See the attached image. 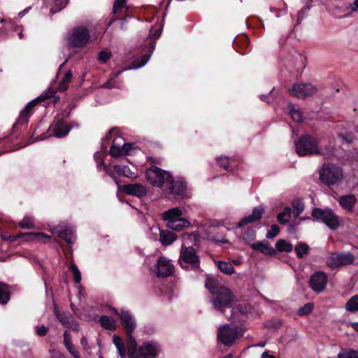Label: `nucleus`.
Masks as SVG:
<instances>
[{
    "mask_svg": "<svg viewBox=\"0 0 358 358\" xmlns=\"http://www.w3.org/2000/svg\"><path fill=\"white\" fill-rule=\"evenodd\" d=\"M56 92L51 88L48 89L43 92L40 96L34 100L29 101L24 108L20 112L17 122L13 127L15 130L18 125L27 124L29 122V117L34 113L35 106L37 103L44 101L50 98H53V103H56L59 100V96L55 95Z\"/></svg>",
    "mask_w": 358,
    "mask_h": 358,
    "instance_id": "nucleus-1",
    "label": "nucleus"
},
{
    "mask_svg": "<svg viewBox=\"0 0 358 358\" xmlns=\"http://www.w3.org/2000/svg\"><path fill=\"white\" fill-rule=\"evenodd\" d=\"M319 174L320 181L328 187L338 185L344 178L343 169L329 162L322 165Z\"/></svg>",
    "mask_w": 358,
    "mask_h": 358,
    "instance_id": "nucleus-2",
    "label": "nucleus"
},
{
    "mask_svg": "<svg viewBox=\"0 0 358 358\" xmlns=\"http://www.w3.org/2000/svg\"><path fill=\"white\" fill-rule=\"evenodd\" d=\"M311 215L315 220L324 223L331 230H336L341 225V218L331 208H313Z\"/></svg>",
    "mask_w": 358,
    "mask_h": 358,
    "instance_id": "nucleus-3",
    "label": "nucleus"
},
{
    "mask_svg": "<svg viewBox=\"0 0 358 358\" xmlns=\"http://www.w3.org/2000/svg\"><path fill=\"white\" fill-rule=\"evenodd\" d=\"M235 295L231 290L227 287L221 286L212 294L211 303L215 309L224 313V308L232 307Z\"/></svg>",
    "mask_w": 358,
    "mask_h": 358,
    "instance_id": "nucleus-4",
    "label": "nucleus"
},
{
    "mask_svg": "<svg viewBox=\"0 0 358 358\" xmlns=\"http://www.w3.org/2000/svg\"><path fill=\"white\" fill-rule=\"evenodd\" d=\"M178 262L182 268L199 269L200 258L197 251L192 246L182 245Z\"/></svg>",
    "mask_w": 358,
    "mask_h": 358,
    "instance_id": "nucleus-5",
    "label": "nucleus"
},
{
    "mask_svg": "<svg viewBox=\"0 0 358 358\" xmlns=\"http://www.w3.org/2000/svg\"><path fill=\"white\" fill-rule=\"evenodd\" d=\"M90 38V32L86 27H77L69 31L66 40L70 48H82L88 43Z\"/></svg>",
    "mask_w": 358,
    "mask_h": 358,
    "instance_id": "nucleus-6",
    "label": "nucleus"
},
{
    "mask_svg": "<svg viewBox=\"0 0 358 358\" xmlns=\"http://www.w3.org/2000/svg\"><path fill=\"white\" fill-rule=\"evenodd\" d=\"M171 173L156 166H152L145 171L147 181L152 186L162 187L171 179Z\"/></svg>",
    "mask_w": 358,
    "mask_h": 358,
    "instance_id": "nucleus-7",
    "label": "nucleus"
},
{
    "mask_svg": "<svg viewBox=\"0 0 358 358\" xmlns=\"http://www.w3.org/2000/svg\"><path fill=\"white\" fill-rule=\"evenodd\" d=\"M295 146L296 151L299 156L321 154L316 140L308 135L301 136Z\"/></svg>",
    "mask_w": 358,
    "mask_h": 358,
    "instance_id": "nucleus-8",
    "label": "nucleus"
},
{
    "mask_svg": "<svg viewBox=\"0 0 358 358\" xmlns=\"http://www.w3.org/2000/svg\"><path fill=\"white\" fill-rule=\"evenodd\" d=\"M166 186L168 192L175 198L183 199L187 195V184L182 178L175 179L171 175V179L167 180Z\"/></svg>",
    "mask_w": 358,
    "mask_h": 358,
    "instance_id": "nucleus-9",
    "label": "nucleus"
},
{
    "mask_svg": "<svg viewBox=\"0 0 358 358\" xmlns=\"http://www.w3.org/2000/svg\"><path fill=\"white\" fill-rule=\"evenodd\" d=\"M238 338V330L231 327L230 324H225L218 328L217 341L226 346L231 345Z\"/></svg>",
    "mask_w": 358,
    "mask_h": 358,
    "instance_id": "nucleus-10",
    "label": "nucleus"
},
{
    "mask_svg": "<svg viewBox=\"0 0 358 358\" xmlns=\"http://www.w3.org/2000/svg\"><path fill=\"white\" fill-rule=\"evenodd\" d=\"M290 95L298 98L305 99L317 92V87L310 83H295L289 90Z\"/></svg>",
    "mask_w": 358,
    "mask_h": 358,
    "instance_id": "nucleus-11",
    "label": "nucleus"
},
{
    "mask_svg": "<svg viewBox=\"0 0 358 358\" xmlns=\"http://www.w3.org/2000/svg\"><path fill=\"white\" fill-rule=\"evenodd\" d=\"M354 260L355 257L350 252L333 253L328 257L327 264L331 268H335L338 266L351 264Z\"/></svg>",
    "mask_w": 358,
    "mask_h": 358,
    "instance_id": "nucleus-12",
    "label": "nucleus"
},
{
    "mask_svg": "<svg viewBox=\"0 0 358 358\" xmlns=\"http://www.w3.org/2000/svg\"><path fill=\"white\" fill-rule=\"evenodd\" d=\"M155 273L157 277H169L173 274L174 266L170 259L164 256H161L155 266Z\"/></svg>",
    "mask_w": 358,
    "mask_h": 358,
    "instance_id": "nucleus-13",
    "label": "nucleus"
},
{
    "mask_svg": "<svg viewBox=\"0 0 358 358\" xmlns=\"http://www.w3.org/2000/svg\"><path fill=\"white\" fill-rule=\"evenodd\" d=\"M115 314L120 317L121 324L126 334L134 332L136 328V322L134 316L128 310L123 309L120 312L115 310Z\"/></svg>",
    "mask_w": 358,
    "mask_h": 358,
    "instance_id": "nucleus-14",
    "label": "nucleus"
},
{
    "mask_svg": "<svg viewBox=\"0 0 358 358\" xmlns=\"http://www.w3.org/2000/svg\"><path fill=\"white\" fill-rule=\"evenodd\" d=\"M327 276L325 273L317 271L313 273L310 278L309 285L317 293L322 292L327 286Z\"/></svg>",
    "mask_w": 358,
    "mask_h": 358,
    "instance_id": "nucleus-15",
    "label": "nucleus"
},
{
    "mask_svg": "<svg viewBox=\"0 0 358 358\" xmlns=\"http://www.w3.org/2000/svg\"><path fill=\"white\" fill-rule=\"evenodd\" d=\"M159 351V345L153 341H145L138 348V355L141 358H156Z\"/></svg>",
    "mask_w": 358,
    "mask_h": 358,
    "instance_id": "nucleus-16",
    "label": "nucleus"
},
{
    "mask_svg": "<svg viewBox=\"0 0 358 358\" xmlns=\"http://www.w3.org/2000/svg\"><path fill=\"white\" fill-rule=\"evenodd\" d=\"M12 29L15 31H19L18 36L20 39L23 38V28L20 25L16 24L11 19H0V38L6 36L8 33V28Z\"/></svg>",
    "mask_w": 358,
    "mask_h": 358,
    "instance_id": "nucleus-17",
    "label": "nucleus"
},
{
    "mask_svg": "<svg viewBox=\"0 0 358 358\" xmlns=\"http://www.w3.org/2000/svg\"><path fill=\"white\" fill-rule=\"evenodd\" d=\"M21 236H24L26 241H41L43 243H46L50 238V236H48V235H45V234H43L42 232H37V233L29 232V233H25V234H20L15 235V236H10L6 238V240L9 241L10 242H13L17 238L21 237Z\"/></svg>",
    "mask_w": 358,
    "mask_h": 358,
    "instance_id": "nucleus-18",
    "label": "nucleus"
},
{
    "mask_svg": "<svg viewBox=\"0 0 358 358\" xmlns=\"http://www.w3.org/2000/svg\"><path fill=\"white\" fill-rule=\"evenodd\" d=\"M122 190L128 195L137 196L138 198L146 196L148 192L146 187L140 183L124 185L122 187Z\"/></svg>",
    "mask_w": 358,
    "mask_h": 358,
    "instance_id": "nucleus-19",
    "label": "nucleus"
},
{
    "mask_svg": "<svg viewBox=\"0 0 358 358\" xmlns=\"http://www.w3.org/2000/svg\"><path fill=\"white\" fill-rule=\"evenodd\" d=\"M264 212V208L262 206H258L253 208L251 215L244 217L238 223V227H242L248 224L253 223L259 221Z\"/></svg>",
    "mask_w": 358,
    "mask_h": 358,
    "instance_id": "nucleus-20",
    "label": "nucleus"
},
{
    "mask_svg": "<svg viewBox=\"0 0 358 358\" xmlns=\"http://www.w3.org/2000/svg\"><path fill=\"white\" fill-rule=\"evenodd\" d=\"M134 148V143H126L122 146L117 145L115 143L111 145L109 153L112 157H117L121 155H129L130 151Z\"/></svg>",
    "mask_w": 358,
    "mask_h": 358,
    "instance_id": "nucleus-21",
    "label": "nucleus"
},
{
    "mask_svg": "<svg viewBox=\"0 0 358 358\" xmlns=\"http://www.w3.org/2000/svg\"><path fill=\"white\" fill-rule=\"evenodd\" d=\"M338 202L343 209L352 213L355 210L357 198L353 194L343 195L338 198Z\"/></svg>",
    "mask_w": 358,
    "mask_h": 358,
    "instance_id": "nucleus-22",
    "label": "nucleus"
},
{
    "mask_svg": "<svg viewBox=\"0 0 358 358\" xmlns=\"http://www.w3.org/2000/svg\"><path fill=\"white\" fill-rule=\"evenodd\" d=\"M53 135L57 138H63L66 136L70 131L68 124L63 120H59L52 126Z\"/></svg>",
    "mask_w": 358,
    "mask_h": 358,
    "instance_id": "nucleus-23",
    "label": "nucleus"
},
{
    "mask_svg": "<svg viewBox=\"0 0 358 358\" xmlns=\"http://www.w3.org/2000/svg\"><path fill=\"white\" fill-rule=\"evenodd\" d=\"M134 333L127 334V347L128 350L129 358L138 357V344L135 337L133 336Z\"/></svg>",
    "mask_w": 358,
    "mask_h": 358,
    "instance_id": "nucleus-24",
    "label": "nucleus"
},
{
    "mask_svg": "<svg viewBox=\"0 0 358 358\" xmlns=\"http://www.w3.org/2000/svg\"><path fill=\"white\" fill-rule=\"evenodd\" d=\"M190 222L181 216L176 220H170L166 223V227L173 231H180L184 228L188 227Z\"/></svg>",
    "mask_w": 358,
    "mask_h": 358,
    "instance_id": "nucleus-25",
    "label": "nucleus"
},
{
    "mask_svg": "<svg viewBox=\"0 0 358 358\" xmlns=\"http://www.w3.org/2000/svg\"><path fill=\"white\" fill-rule=\"evenodd\" d=\"M253 250H259L262 253L268 255H273L276 253L274 248H273L268 242H257L251 245Z\"/></svg>",
    "mask_w": 358,
    "mask_h": 358,
    "instance_id": "nucleus-26",
    "label": "nucleus"
},
{
    "mask_svg": "<svg viewBox=\"0 0 358 358\" xmlns=\"http://www.w3.org/2000/svg\"><path fill=\"white\" fill-rule=\"evenodd\" d=\"M177 238L175 233L168 231L162 230L159 233V241L163 245H169L173 243Z\"/></svg>",
    "mask_w": 358,
    "mask_h": 358,
    "instance_id": "nucleus-27",
    "label": "nucleus"
},
{
    "mask_svg": "<svg viewBox=\"0 0 358 358\" xmlns=\"http://www.w3.org/2000/svg\"><path fill=\"white\" fill-rule=\"evenodd\" d=\"M64 345L68 352L74 357L80 358V354L71 342V336L67 331L64 332Z\"/></svg>",
    "mask_w": 358,
    "mask_h": 358,
    "instance_id": "nucleus-28",
    "label": "nucleus"
},
{
    "mask_svg": "<svg viewBox=\"0 0 358 358\" xmlns=\"http://www.w3.org/2000/svg\"><path fill=\"white\" fill-rule=\"evenodd\" d=\"M10 299V287L0 282V304L6 305Z\"/></svg>",
    "mask_w": 358,
    "mask_h": 358,
    "instance_id": "nucleus-29",
    "label": "nucleus"
},
{
    "mask_svg": "<svg viewBox=\"0 0 358 358\" xmlns=\"http://www.w3.org/2000/svg\"><path fill=\"white\" fill-rule=\"evenodd\" d=\"M113 170L119 176H123L124 177L130 178H136V173L131 171V170L128 166L114 165Z\"/></svg>",
    "mask_w": 358,
    "mask_h": 358,
    "instance_id": "nucleus-30",
    "label": "nucleus"
},
{
    "mask_svg": "<svg viewBox=\"0 0 358 358\" xmlns=\"http://www.w3.org/2000/svg\"><path fill=\"white\" fill-rule=\"evenodd\" d=\"M205 287L212 294L221 286L218 285V282L214 276L208 274L206 276Z\"/></svg>",
    "mask_w": 358,
    "mask_h": 358,
    "instance_id": "nucleus-31",
    "label": "nucleus"
},
{
    "mask_svg": "<svg viewBox=\"0 0 358 358\" xmlns=\"http://www.w3.org/2000/svg\"><path fill=\"white\" fill-rule=\"evenodd\" d=\"M182 216V211L178 208L169 209L164 213L163 218L166 223L170 220H176Z\"/></svg>",
    "mask_w": 358,
    "mask_h": 358,
    "instance_id": "nucleus-32",
    "label": "nucleus"
},
{
    "mask_svg": "<svg viewBox=\"0 0 358 358\" xmlns=\"http://www.w3.org/2000/svg\"><path fill=\"white\" fill-rule=\"evenodd\" d=\"M99 322L101 326L105 329L113 331L116 328L115 320L108 316H101L99 319Z\"/></svg>",
    "mask_w": 358,
    "mask_h": 358,
    "instance_id": "nucleus-33",
    "label": "nucleus"
},
{
    "mask_svg": "<svg viewBox=\"0 0 358 358\" xmlns=\"http://www.w3.org/2000/svg\"><path fill=\"white\" fill-rule=\"evenodd\" d=\"M54 313L58 320L64 327L68 325L73 318V316L69 313H60L57 306H55Z\"/></svg>",
    "mask_w": 358,
    "mask_h": 358,
    "instance_id": "nucleus-34",
    "label": "nucleus"
},
{
    "mask_svg": "<svg viewBox=\"0 0 358 358\" xmlns=\"http://www.w3.org/2000/svg\"><path fill=\"white\" fill-rule=\"evenodd\" d=\"M215 264L219 270L224 274L231 275L234 273V268L230 262L217 261Z\"/></svg>",
    "mask_w": 358,
    "mask_h": 358,
    "instance_id": "nucleus-35",
    "label": "nucleus"
},
{
    "mask_svg": "<svg viewBox=\"0 0 358 358\" xmlns=\"http://www.w3.org/2000/svg\"><path fill=\"white\" fill-rule=\"evenodd\" d=\"M113 343L115 344L120 357L126 358L127 351L122 339L117 336H115L113 337Z\"/></svg>",
    "mask_w": 358,
    "mask_h": 358,
    "instance_id": "nucleus-36",
    "label": "nucleus"
},
{
    "mask_svg": "<svg viewBox=\"0 0 358 358\" xmlns=\"http://www.w3.org/2000/svg\"><path fill=\"white\" fill-rule=\"evenodd\" d=\"M58 236L69 244L73 243L76 240V236L71 229H65L59 231Z\"/></svg>",
    "mask_w": 358,
    "mask_h": 358,
    "instance_id": "nucleus-37",
    "label": "nucleus"
},
{
    "mask_svg": "<svg viewBox=\"0 0 358 358\" xmlns=\"http://www.w3.org/2000/svg\"><path fill=\"white\" fill-rule=\"evenodd\" d=\"M287 108L289 115L294 121L296 122L302 121L301 113L299 110H296L292 103H289Z\"/></svg>",
    "mask_w": 358,
    "mask_h": 358,
    "instance_id": "nucleus-38",
    "label": "nucleus"
},
{
    "mask_svg": "<svg viewBox=\"0 0 358 358\" xmlns=\"http://www.w3.org/2000/svg\"><path fill=\"white\" fill-rule=\"evenodd\" d=\"M275 248L279 252H290L293 250L292 245L283 239H280L276 242Z\"/></svg>",
    "mask_w": 358,
    "mask_h": 358,
    "instance_id": "nucleus-39",
    "label": "nucleus"
},
{
    "mask_svg": "<svg viewBox=\"0 0 358 358\" xmlns=\"http://www.w3.org/2000/svg\"><path fill=\"white\" fill-rule=\"evenodd\" d=\"M345 309L349 312L358 311V295L352 296L345 304Z\"/></svg>",
    "mask_w": 358,
    "mask_h": 358,
    "instance_id": "nucleus-40",
    "label": "nucleus"
},
{
    "mask_svg": "<svg viewBox=\"0 0 358 358\" xmlns=\"http://www.w3.org/2000/svg\"><path fill=\"white\" fill-rule=\"evenodd\" d=\"M295 252L298 258L301 259L304 255L308 253L309 246L304 243H299L295 246Z\"/></svg>",
    "mask_w": 358,
    "mask_h": 358,
    "instance_id": "nucleus-41",
    "label": "nucleus"
},
{
    "mask_svg": "<svg viewBox=\"0 0 358 358\" xmlns=\"http://www.w3.org/2000/svg\"><path fill=\"white\" fill-rule=\"evenodd\" d=\"M250 310V307L247 303L238 304L232 308V314H236L237 313L241 315H247Z\"/></svg>",
    "mask_w": 358,
    "mask_h": 358,
    "instance_id": "nucleus-42",
    "label": "nucleus"
},
{
    "mask_svg": "<svg viewBox=\"0 0 358 358\" xmlns=\"http://www.w3.org/2000/svg\"><path fill=\"white\" fill-rule=\"evenodd\" d=\"M313 307L314 305L313 303H307L297 310L296 314L299 316L307 315L313 311Z\"/></svg>",
    "mask_w": 358,
    "mask_h": 358,
    "instance_id": "nucleus-43",
    "label": "nucleus"
},
{
    "mask_svg": "<svg viewBox=\"0 0 358 358\" xmlns=\"http://www.w3.org/2000/svg\"><path fill=\"white\" fill-rule=\"evenodd\" d=\"M250 43L249 38L245 35L240 36L234 40V45L238 46L241 48L247 47Z\"/></svg>",
    "mask_w": 358,
    "mask_h": 358,
    "instance_id": "nucleus-44",
    "label": "nucleus"
},
{
    "mask_svg": "<svg viewBox=\"0 0 358 358\" xmlns=\"http://www.w3.org/2000/svg\"><path fill=\"white\" fill-rule=\"evenodd\" d=\"M72 78V73L71 71H68L64 74L62 81L59 85V90L61 91H65L67 90V83H69Z\"/></svg>",
    "mask_w": 358,
    "mask_h": 358,
    "instance_id": "nucleus-45",
    "label": "nucleus"
},
{
    "mask_svg": "<svg viewBox=\"0 0 358 358\" xmlns=\"http://www.w3.org/2000/svg\"><path fill=\"white\" fill-rule=\"evenodd\" d=\"M18 226L22 229H33L34 228V220L30 217H25L19 222Z\"/></svg>",
    "mask_w": 358,
    "mask_h": 358,
    "instance_id": "nucleus-46",
    "label": "nucleus"
},
{
    "mask_svg": "<svg viewBox=\"0 0 358 358\" xmlns=\"http://www.w3.org/2000/svg\"><path fill=\"white\" fill-rule=\"evenodd\" d=\"M121 83L120 81L115 80L114 78H111L108 79L105 83H103L101 87L105 89H112V88H120Z\"/></svg>",
    "mask_w": 358,
    "mask_h": 358,
    "instance_id": "nucleus-47",
    "label": "nucleus"
},
{
    "mask_svg": "<svg viewBox=\"0 0 358 358\" xmlns=\"http://www.w3.org/2000/svg\"><path fill=\"white\" fill-rule=\"evenodd\" d=\"M346 9L350 10L345 16H350L352 13H358V0H352L346 3Z\"/></svg>",
    "mask_w": 358,
    "mask_h": 358,
    "instance_id": "nucleus-48",
    "label": "nucleus"
},
{
    "mask_svg": "<svg viewBox=\"0 0 358 358\" xmlns=\"http://www.w3.org/2000/svg\"><path fill=\"white\" fill-rule=\"evenodd\" d=\"M69 269L73 275V280L75 283H79L81 280V273L77 266L73 264L70 266Z\"/></svg>",
    "mask_w": 358,
    "mask_h": 358,
    "instance_id": "nucleus-49",
    "label": "nucleus"
},
{
    "mask_svg": "<svg viewBox=\"0 0 358 358\" xmlns=\"http://www.w3.org/2000/svg\"><path fill=\"white\" fill-rule=\"evenodd\" d=\"M337 358H358V351L350 350L340 352Z\"/></svg>",
    "mask_w": 358,
    "mask_h": 358,
    "instance_id": "nucleus-50",
    "label": "nucleus"
},
{
    "mask_svg": "<svg viewBox=\"0 0 358 358\" xmlns=\"http://www.w3.org/2000/svg\"><path fill=\"white\" fill-rule=\"evenodd\" d=\"M69 0H55V9L53 8H50V12L52 13H55L58 11H60L62 9L66 7L68 3Z\"/></svg>",
    "mask_w": 358,
    "mask_h": 358,
    "instance_id": "nucleus-51",
    "label": "nucleus"
},
{
    "mask_svg": "<svg viewBox=\"0 0 358 358\" xmlns=\"http://www.w3.org/2000/svg\"><path fill=\"white\" fill-rule=\"evenodd\" d=\"M126 3V0H115L113 7V13L116 15L122 10Z\"/></svg>",
    "mask_w": 358,
    "mask_h": 358,
    "instance_id": "nucleus-52",
    "label": "nucleus"
},
{
    "mask_svg": "<svg viewBox=\"0 0 358 358\" xmlns=\"http://www.w3.org/2000/svg\"><path fill=\"white\" fill-rule=\"evenodd\" d=\"M218 165L224 170H229L230 166L229 159L227 157H219L216 159Z\"/></svg>",
    "mask_w": 358,
    "mask_h": 358,
    "instance_id": "nucleus-53",
    "label": "nucleus"
},
{
    "mask_svg": "<svg viewBox=\"0 0 358 358\" xmlns=\"http://www.w3.org/2000/svg\"><path fill=\"white\" fill-rule=\"evenodd\" d=\"M279 232V227L277 224H272L271 227V229L267 231L266 236L267 238H273L275 237Z\"/></svg>",
    "mask_w": 358,
    "mask_h": 358,
    "instance_id": "nucleus-54",
    "label": "nucleus"
},
{
    "mask_svg": "<svg viewBox=\"0 0 358 358\" xmlns=\"http://www.w3.org/2000/svg\"><path fill=\"white\" fill-rule=\"evenodd\" d=\"M255 231L253 229H247L243 234V238L246 241H252L255 238Z\"/></svg>",
    "mask_w": 358,
    "mask_h": 358,
    "instance_id": "nucleus-55",
    "label": "nucleus"
},
{
    "mask_svg": "<svg viewBox=\"0 0 358 358\" xmlns=\"http://www.w3.org/2000/svg\"><path fill=\"white\" fill-rule=\"evenodd\" d=\"M36 334L39 336H45L49 331V328L45 325H38L36 328Z\"/></svg>",
    "mask_w": 358,
    "mask_h": 358,
    "instance_id": "nucleus-56",
    "label": "nucleus"
},
{
    "mask_svg": "<svg viewBox=\"0 0 358 358\" xmlns=\"http://www.w3.org/2000/svg\"><path fill=\"white\" fill-rule=\"evenodd\" d=\"M304 210V206L302 203L299 202L293 204V213L295 217H298Z\"/></svg>",
    "mask_w": 358,
    "mask_h": 358,
    "instance_id": "nucleus-57",
    "label": "nucleus"
},
{
    "mask_svg": "<svg viewBox=\"0 0 358 358\" xmlns=\"http://www.w3.org/2000/svg\"><path fill=\"white\" fill-rule=\"evenodd\" d=\"M111 57V54L104 50H101L99 53V59L103 63H106Z\"/></svg>",
    "mask_w": 358,
    "mask_h": 358,
    "instance_id": "nucleus-58",
    "label": "nucleus"
},
{
    "mask_svg": "<svg viewBox=\"0 0 358 358\" xmlns=\"http://www.w3.org/2000/svg\"><path fill=\"white\" fill-rule=\"evenodd\" d=\"M67 329H70L75 331H80V326L78 322L75 320V319L73 317L72 320L70 321V322L68 324V325L66 327Z\"/></svg>",
    "mask_w": 358,
    "mask_h": 358,
    "instance_id": "nucleus-59",
    "label": "nucleus"
},
{
    "mask_svg": "<svg viewBox=\"0 0 358 358\" xmlns=\"http://www.w3.org/2000/svg\"><path fill=\"white\" fill-rule=\"evenodd\" d=\"M182 238L185 241H196L197 239V235L195 233L192 234H182Z\"/></svg>",
    "mask_w": 358,
    "mask_h": 358,
    "instance_id": "nucleus-60",
    "label": "nucleus"
},
{
    "mask_svg": "<svg viewBox=\"0 0 358 358\" xmlns=\"http://www.w3.org/2000/svg\"><path fill=\"white\" fill-rule=\"evenodd\" d=\"M150 55H144L139 64H134V68L138 69V68L143 67L148 62V61L150 59Z\"/></svg>",
    "mask_w": 358,
    "mask_h": 358,
    "instance_id": "nucleus-61",
    "label": "nucleus"
},
{
    "mask_svg": "<svg viewBox=\"0 0 358 358\" xmlns=\"http://www.w3.org/2000/svg\"><path fill=\"white\" fill-rule=\"evenodd\" d=\"M285 217L286 216L284 215V213H282V212L278 215L277 220L280 224H285L288 222V220L285 218Z\"/></svg>",
    "mask_w": 358,
    "mask_h": 358,
    "instance_id": "nucleus-62",
    "label": "nucleus"
},
{
    "mask_svg": "<svg viewBox=\"0 0 358 358\" xmlns=\"http://www.w3.org/2000/svg\"><path fill=\"white\" fill-rule=\"evenodd\" d=\"M282 213H284V215L288 218H290L292 216V210L290 207H285Z\"/></svg>",
    "mask_w": 358,
    "mask_h": 358,
    "instance_id": "nucleus-63",
    "label": "nucleus"
},
{
    "mask_svg": "<svg viewBox=\"0 0 358 358\" xmlns=\"http://www.w3.org/2000/svg\"><path fill=\"white\" fill-rule=\"evenodd\" d=\"M51 358H66V357L62 352L55 351Z\"/></svg>",
    "mask_w": 358,
    "mask_h": 358,
    "instance_id": "nucleus-64",
    "label": "nucleus"
}]
</instances>
